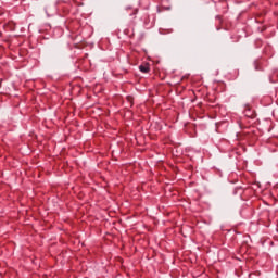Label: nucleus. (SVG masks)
<instances>
[{
  "label": "nucleus",
  "mask_w": 278,
  "mask_h": 278,
  "mask_svg": "<svg viewBox=\"0 0 278 278\" xmlns=\"http://www.w3.org/2000/svg\"><path fill=\"white\" fill-rule=\"evenodd\" d=\"M157 12H162V9L157 8Z\"/></svg>",
  "instance_id": "20e7f679"
},
{
  "label": "nucleus",
  "mask_w": 278,
  "mask_h": 278,
  "mask_svg": "<svg viewBox=\"0 0 278 278\" xmlns=\"http://www.w3.org/2000/svg\"><path fill=\"white\" fill-rule=\"evenodd\" d=\"M161 9H162V10H170V7H166V5L162 4V5H161Z\"/></svg>",
  "instance_id": "f03ea898"
},
{
  "label": "nucleus",
  "mask_w": 278,
  "mask_h": 278,
  "mask_svg": "<svg viewBox=\"0 0 278 278\" xmlns=\"http://www.w3.org/2000/svg\"><path fill=\"white\" fill-rule=\"evenodd\" d=\"M136 14H138V10H137V9H135V10L132 11V13H130V16H136Z\"/></svg>",
  "instance_id": "7ed1b4c3"
},
{
  "label": "nucleus",
  "mask_w": 278,
  "mask_h": 278,
  "mask_svg": "<svg viewBox=\"0 0 278 278\" xmlns=\"http://www.w3.org/2000/svg\"><path fill=\"white\" fill-rule=\"evenodd\" d=\"M139 71L141 73H149L151 71V67L149 66L148 63H146V64H142V65L139 66Z\"/></svg>",
  "instance_id": "f257e3e1"
}]
</instances>
